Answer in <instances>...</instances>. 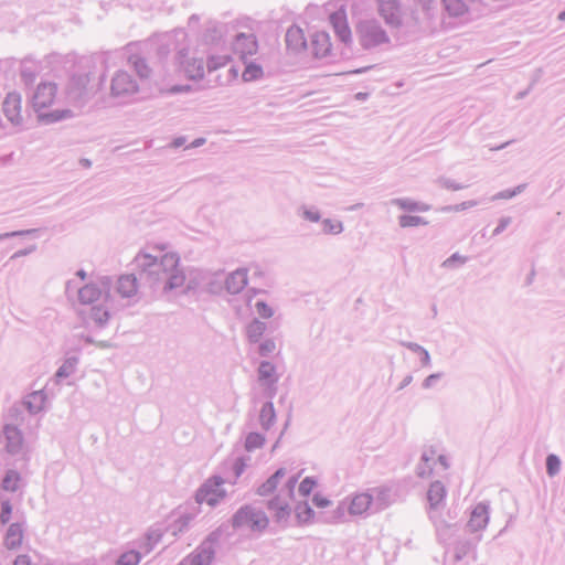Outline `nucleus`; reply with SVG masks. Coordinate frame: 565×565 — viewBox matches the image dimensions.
<instances>
[{"label": "nucleus", "mask_w": 565, "mask_h": 565, "mask_svg": "<svg viewBox=\"0 0 565 565\" xmlns=\"http://www.w3.org/2000/svg\"><path fill=\"white\" fill-rule=\"evenodd\" d=\"M21 482V477L15 471H9L3 481H2V489L6 491H17Z\"/></svg>", "instance_id": "c85d7f7f"}, {"label": "nucleus", "mask_w": 565, "mask_h": 565, "mask_svg": "<svg viewBox=\"0 0 565 565\" xmlns=\"http://www.w3.org/2000/svg\"><path fill=\"white\" fill-rule=\"evenodd\" d=\"M489 522V509L484 503H478L471 511L468 527L476 532L483 530Z\"/></svg>", "instance_id": "ddd939ff"}, {"label": "nucleus", "mask_w": 565, "mask_h": 565, "mask_svg": "<svg viewBox=\"0 0 565 565\" xmlns=\"http://www.w3.org/2000/svg\"><path fill=\"white\" fill-rule=\"evenodd\" d=\"M90 317L95 322L103 324L108 321L109 311L105 306H93Z\"/></svg>", "instance_id": "2f4dec72"}, {"label": "nucleus", "mask_w": 565, "mask_h": 565, "mask_svg": "<svg viewBox=\"0 0 565 565\" xmlns=\"http://www.w3.org/2000/svg\"><path fill=\"white\" fill-rule=\"evenodd\" d=\"M114 291L121 298H131L137 295L138 281L135 275H121L115 286Z\"/></svg>", "instance_id": "f8f14e48"}, {"label": "nucleus", "mask_w": 565, "mask_h": 565, "mask_svg": "<svg viewBox=\"0 0 565 565\" xmlns=\"http://www.w3.org/2000/svg\"><path fill=\"white\" fill-rule=\"evenodd\" d=\"M295 483H296V479H291V480H289V482H288V487H289V497H291V494H292V490H294Z\"/></svg>", "instance_id": "5fc2aeb1"}, {"label": "nucleus", "mask_w": 565, "mask_h": 565, "mask_svg": "<svg viewBox=\"0 0 565 565\" xmlns=\"http://www.w3.org/2000/svg\"><path fill=\"white\" fill-rule=\"evenodd\" d=\"M257 40L253 32H242L236 35L233 42L234 52L239 54L242 58L255 54L257 52Z\"/></svg>", "instance_id": "1a4fd4ad"}, {"label": "nucleus", "mask_w": 565, "mask_h": 565, "mask_svg": "<svg viewBox=\"0 0 565 565\" xmlns=\"http://www.w3.org/2000/svg\"><path fill=\"white\" fill-rule=\"evenodd\" d=\"M13 565H34V564L32 563V559L30 556L22 554L15 558Z\"/></svg>", "instance_id": "3c124183"}, {"label": "nucleus", "mask_w": 565, "mask_h": 565, "mask_svg": "<svg viewBox=\"0 0 565 565\" xmlns=\"http://www.w3.org/2000/svg\"><path fill=\"white\" fill-rule=\"evenodd\" d=\"M285 476H286V469L285 468L278 469L263 484L259 486L257 493L263 497L274 493L278 487V483Z\"/></svg>", "instance_id": "aec40b11"}, {"label": "nucleus", "mask_w": 565, "mask_h": 565, "mask_svg": "<svg viewBox=\"0 0 565 565\" xmlns=\"http://www.w3.org/2000/svg\"><path fill=\"white\" fill-rule=\"evenodd\" d=\"M266 324L259 320H253L247 327V335L250 341L256 342L265 333Z\"/></svg>", "instance_id": "bb28decb"}, {"label": "nucleus", "mask_w": 565, "mask_h": 565, "mask_svg": "<svg viewBox=\"0 0 565 565\" xmlns=\"http://www.w3.org/2000/svg\"><path fill=\"white\" fill-rule=\"evenodd\" d=\"M129 63L139 77L147 78L150 76L151 68L145 57L138 54H134L129 57Z\"/></svg>", "instance_id": "b1692460"}, {"label": "nucleus", "mask_w": 565, "mask_h": 565, "mask_svg": "<svg viewBox=\"0 0 565 565\" xmlns=\"http://www.w3.org/2000/svg\"><path fill=\"white\" fill-rule=\"evenodd\" d=\"M275 419V409L271 403H267L262 407L260 422L264 426H269Z\"/></svg>", "instance_id": "f704fd0d"}, {"label": "nucleus", "mask_w": 565, "mask_h": 565, "mask_svg": "<svg viewBox=\"0 0 565 565\" xmlns=\"http://www.w3.org/2000/svg\"><path fill=\"white\" fill-rule=\"evenodd\" d=\"M385 492H386V491H385L384 489H380V490H379V494H385Z\"/></svg>", "instance_id": "13d9d810"}, {"label": "nucleus", "mask_w": 565, "mask_h": 565, "mask_svg": "<svg viewBox=\"0 0 565 565\" xmlns=\"http://www.w3.org/2000/svg\"><path fill=\"white\" fill-rule=\"evenodd\" d=\"M260 381L273 382L275 379V366L269 362H263L258 370Z\"/></svg>", "instance_id": "72a5a7b5"}, {"label": "nucleus", "mask_w": 565, "mask_h": 565, "mask_svg": "<svg viewBox=\"0 0 565 565\" xmlns=\"http://www.w3.org/2000/svg\"><path fill=\"white\" fill-rule=\"evenodd\" d=\"M322 226L323 231L328 234H339L342 231V223L339 221L326 220Z\"/></svg>", "instance_id": "a19ab883"}, {"label": "nucleus", "mask_w": 565, "mask_h": 565, "mask_svg": "<svg viewBox=\"0 0 565 565\" xmlns=\"http://www.w3.org/2000/svg\"><path fill=\"white\" fill-rule=\"evenodd\" d=\"M276 522H285L291 513L289 501L280 495L273 498L267 504Z\"/></svg>", "instance_id": "2eb2a0df"}, {"label": "nucleus", "mask_w": 565, "mask_h": 565, "mask_svg": "<svg viewBox=\"0 0 565 565\" xmlns=\"http://www.w3.org/2000/svg\"><path fill=\"white\" fill-rule=\"evenodd\" d=\"M330 24L338 36V39L349 44L352 41V32L348 22V13L345 7L339 8L329 17Z\"/></svg>", "instance_id": "0eeeda50"}, {"label": "nucleus", "mask_w": 565, "mask_h": 565, "mask_svg": "<svg viewBox=\"0 0 565 565\" xmlns=\"http://www.w3.org/2000/svg\"><path fill=\"white\" fill-rule=\"evenodd\" d=\"M286 43L292 51H301L306 47V38L303 31L296 25L290 26L286 33Z\"/></svg>", "instance_id": "a211bd4d"}, {"label": "nucleus", "mask_w": 565, "mask_h": 565, "mask_svg": "<svg viewBox=\"0 0 565 565\" xmlns=\"http://www.w3.org/2000/svg\"><path fill=\"white\" fill-rule=\"evenodd\" d=\"M190 90V86H172L167 89H162L163 94H177V93H185Z\"/></svg>", "instance_id": "09e8293b"}, {"label": "nucleus", "mask_w": 565, "mask_h": 565, "mask_svg": "<svg viewBox=\"0 0 565 565\" xmlns=\"http://www.w3.org/2000/svg\"><path fill=\"white\" fill-rule=\"evenodd\" d=\"M275 348H276L275 342L271 341V340H268V341H265L259 347V352H260L262 355H266V354L270 353L271 351H274Z\"/></svg>", "instance_id": "de8ad7c7"}, {"label": "nucleus", "mask_w": 565, "mask_h": 565, "mask_svg": "<svg viewBox=\"0 0 565 565\" xmlns=\"http://www.w3.org/2000/svg\"><path fill=\"white\" fill-rule=\"evenodd\" d=\"M358 34L363 47L369 49L387 42L386 32L373 21H364L358 25Z\"/></svg>", "instance_id": "20e7f679"}, {"label": "nucleus", "mask_w": 565, "mask_h": 565, "mask_svg": "<svg viewBox=\"0 0 565 565\" xmlns=\"http://www.w3.org/2000/svg\"><path fill=\"white\" fill-rule=\"evenodd\" d=\"M109 298L108 294H104L100 288L94 284H88L78 290V299L84 305H94L99 300L107 301Z\"/></svg>", "instance_id": "dca6fc26"}, {"label": "nucleus", "mask_w": 565, "mask_h": 565, "mask_svg": "<svg viewBox=\"0 0 565 565\" xmlns=\"http://www.w3.org/2000/svg\"><path fill=\"white\" fill-rule=\"evenodd\" d=\"M32 401L36 404L35 409H40V408L42 407L43 403H44V396H43L41 393H39V392L33 393V394H31V395L29 396V399H28V402H26V405H28V407H29L31 411H33V409H32V407H31V403H32Z\"/></svg>", "instance_id": "c03bdc74"}, {"label": "nucleus", "mask_w": 565, "mask_h": 565, "mask_svg": "<svg viewBox=\"0 0 565 565\" xmlns=\"http://www.w3.org/2000/svg\"><path fill=\"white\" fill-rule=\"evenodd\" d=\"M264 75L263 68L260 65L255 63H249L246 65L242 77L244 82H253L262 78Z\"/></svg>", "instance_id": "393cba45"}, {"label": "nucleus", "mask_w": 565, "mask_h": 565, "mask_svg": "<svg viewBox=\"0 0 565 565\" xmlns=\"http://www.w3.org/2000/svg\"><path fill=\"white\" fill-rule=\"evenodd\" d=\"M377 11L386 24L393 26L401 25L402 10L397 0H379Z\"/></svg>", "instance_id": "6e6552de"}, {"label": "nucleus", "mask_w": 565, "mask_h": 565, "mask_svg": "<svg viewBox=\"0 0 565 565\" xmlns=\"http://www.w3.org/2000/svg\"><path fill=\"white\" fill-rule=\"evenodd\" d=\"M23 529L20 523H12L6 533L4 545L9 550H15L21 546L23 542Z\"/></svg>", "instance_id": "f3484780"}, {"label": "nucleus", "mask_w": 565, "mask_h": 565, "mask_svg": "<svg viewBox=\"0 0 565 565\" xmlns=\"http://www.w3.org/2000/svg\"><path fill=\"white\" fill-rule=\"evenodd\" d=\"M2 113L12 125H20L23 120L22 97L20 94L8 93L2 103Z\"/></svg>", "instance_id": "423d86ee"}, {"label": "nucleus", "mask_w": 565, "mask_h": 565, "mask_svg": "<svg viewBox=\"0 0 565 565\" xmlns=\"http://www.w3.org/2000/svg\"><path fill=\"white\" fill-rule=\"evenodd\" d=\"M558 19H559L561 21H565V11H563V12H561V13L558 14Z\"/></svg>", "instance_id": "4d7b16f0"}, {"label": "nucleus", "mask_w": 565, "mask_h": 565, "mask_svg": "<svg viewBox=\"0 0 565 565\" xmlns=\"http://www.w3.org/2000/svg\"><path fill=\"white\" fill-rule=\"evenodd\" d=\"M230 62L228 55H212L207 60V68L215 71L220 67L225 66Z\"/></svg>", "instance_id": "c9c22d12"}, {"label": "nucleus", "mask_w": 565, "mask_h": 565, "mask_svg": "<svg viewBox=\"0 0 565 565\" xmlns=\"http://www.w3.org/2000/svg\"><path fill=\"white\" fill-rule=\"evenodd\" d=\"M426 222L419 217L414 215H403L399 217V225L402 227H413V226H419L424 225Z\"/></svg>", "instance_id": "4c0bfd02"}, {"label": "nucleus", "mask_w": 565, "mask_h": 565, "mask_svg": "<svg viewBox=\"0 0 565 565\" xmlns=\"http://www.w3.org/2000/svg\"><path fill=\"white\" fill-rule=\"evenodd\" d=\"M423 460L426 463H434L436 460L440 462L444 468H448L446 456L439 454L435 448L430 447L423 452Z\"/></svg>", "instance_id": "cd10ccee"}, {"label": "nucleus", "mask_w": 565, "mask_h": 565, "mask_svg": "<svg viewBox=\"0 0 565 565\" xmlns=\"http://www.w3.org/2000/svg\"><path fill=\"white\" fill-rule=\"evenodd\" d=\"M317 487V481L312 477H306L299 484V493L308 497Z\"/></svg>", "instance_id": "e433bc0d"}, {"label": "nucleus", "mask_w": 565, "mask_h": 565, "mask_svg": "<svg viewBox=\"0 0 565 565\" xmlns=\"http://www.w3.org/2000/svg\"><path fill=\"white\" fill-rule=\"evenodd\" d=\"M135 264L138 269L147 270L156 265V258L150 254L140 253L135 257Z\"/></svg>", "instance_id": "7c9ffc66"}, {"label": "nucleus", "mask_w": 565, "mask_h": 565, "mask_svg": "<svg viewBox=\"0 0 565 565\" xmlns=\"http://www.w3.org/2000/svg\"><path fill=\"white\" fill-rule=\"evenodd\" d=\"M466 262V258L459 254H454L449 258H447L444 263V267H451L455 264H463Z\"/></svg>", "instance_id": "a18cd8bd"}, {"label": "nucleus", "mask_w": 565, "mask_h": 565, "mask_svg": "<svg viewBox=\"0 0 565 565\" xmlns=\"http://www.w3.org/2000/svg\"><path fill=\"white\" fill-rule=\"evenodd\" d=\"M256 310L257 313L264 319H269L274 316L273 308L264 301H258L256 303Z\"/></svg>", "instance_id": "79ce46f5"}, {"label": "nucleus", "mask_w": 565, "mask_h": 565, "mask_svg": "<svg viewBox=\"0 0 565 565\" xmlns=\"http://www.w3.org/2000/svg\"><path fill=\"white\" fill-rule=\"evenodd\" d=\"M141 561V555L137 551H128L119 556L116 565H138Z\"/></svg>", "instance_id": "c756f323"}, {"label": "nucleus", "mask_w": 565, "mask_h": 565, "mask_svg": "<svg viewBox=\"0 0 565 565\" xmlns=\"http://www.w3.org/2000/svg\"><path fill=\"white\" fill-rule=\"evenodd\" d=\"M111 93L116 96L134 94L138 90L135 79L126 72H118L111 81Z\"/></svg>", "instance_id": "9d476101"}, {"label": "nucleus", "mask_w": 565, "mask_h": 565, "mask_svg": "<svg viewBox=\"0 0 565 565\" xmlns=\"http://www.w3.org/2000/svg\"><path fill=\"white\" fill-rule=\"evenodd\" d=\"M156 274L164 282V290L180 288L185 282V275L180 268V258L174 253H167L161 257L160 267Z\"/></svg>", "instance_id": "7ed1b4c3"}, {"label": "nucleus", "mask_w": 565, "mask_h": 565, "mask_svg": "<svg viewBox=\"0 0 565 565\" xmlns=\"http://www.w3.org/2000/svg\"><path fill=\"white\" fill-rule=\"evenodd\" d=\"M265 439L262 435L257 433H252L246 438V448L248 450L260 447L264 444Z\"/></svg>", "instance_id": "58836bf2"}, {"label": "nucleus", "mask_w": 565, "mask_h": 565, "mask_svg": "<svg viewBox=\"0 0 565 565\" xmlns=\"http://www.w3.org/2000/svg\"><path fill=\"white\" fill-rule=\"evenodd\" d=\"M444 4L449 14L458 17L467 12L468 7L462 0H444Z\"/></svg>", "instance_id": "a878e982"}, {"label": "nucleus", "mask_w": 565, "mask_h": 565, "mask_svg": "<svg viewBox=\"0 0 565 565\" xmlns=\"http://www.w3.org/2000/svg\"><path fill=\"white\" fill-rule=\"evenodd\" d=\"M446 489L441 482L436 481L430 484L427 492V498L431 507H437L440 504L444 501Z\"/></svg>", "instance_id": "5701e85b"}, {"label": "nucleus", "mask_w": 565, "mask_h": 565, "mask_svg": "<svg viewBox=\"0 0 565 565\" xmlns=\"http://www.w3.org/2000/svg\"><path fill=\"white\" fill-rule=\"evenodd\" d=\"M12 514V507L9 501L2 502L0 521L2 524H6L10 521Z\"/></svg>", "instance_id": "37998d69"}, {"label": "nucleus", "mask_w": 565, "mask_h": 565, "mask_svg": "<svg viewBox=\"0 0 565 565\" xmlns=\"http://www.w3.org/2000/svg\"><path fill=\"white\" fill-rule=\"evenodd\" d=\"M397 204L402 209H405V210H416V209H420L423 211L428 210V206L418 207V204L416 202H411V201H406V200H399V201H397Z\"/></svg>", "instance_id": "49530a36"}, {"label": "nucleus", "mask_w": 565, "mask_h": 565, "mask_svg": "<svg viewBox=\"0 0 565 565\" xmlns=\"http://www.w3.org/2000/svg\"><path fill=\"white\" fill-rule=\"evenodd\" d=\"M372 497L367 493H359L351 500L349 511L352 514H362L366 512L371 505Z\"/></svg>", "instance_id": "412c9836"}, {"label": "nucleus", "mask_w": 565, "mask_h": 565, "mask_svg": "<svg viewBox=\"0 0 565 565\" xmlns=\"http://www.w3.org/2000/svg\"><path fill=\"white\" fill-rule=\"evenodd\" d=\"M57 85L51 82L40 83L32 97L31 106L41 121L57 122L72 117L70 109H51L57 98Z\"/></svg>", "instance_id": "f257e3e1"}, {"label": "nucleus", "mask_w": 565, "mask_h": 565, "mask_svg": "<svg viewBox=\"0 0 565 565\" xmlns=\"http://www.w3.org/2000/svg\"><path fill=\"white\" fill-rule=\"evenodd\" d=\"M561 467V461L555 455H550L546 459V468L550 476H555Z\"/></svg>", "instance_id": "ea45409f"}, {"label": "nucleus", "mask_w": 565, "mask_h": 565, "mask_svg": "<svg viewBox=\"0 0 565 565\" xmlns=\"http://www.w3.org/2000/svg\"><path fill=\"white\" fill-rule=\"evenodd\" d=\"M312 501L318 508H326L330 504V501L321 494H316Z\"/></svg>", "instance_id": "8fccbe9b"}, {"label": "nucleus", "mask_w": 565, "mask_h": 565, "mask_svg": "<svg viewBox=\"0 0 565 565\" xmlns=\"http://www.w3.org/2000/svg\"><path fill=\"white\" fill-rule=\"evenodd\" d=\"M223 483L224 481L221 478L207 480L198 491L196 501L200 504L215 505L225 497V491L222 488Z\"/></svg>", "instance_id": "39448f33"}, {"label": "nucleus", "mask_w": 565, "mask_h": 565, "mask_svg": "<svg viewBox=\"0 0 565 565\" xmlns=\"http://www.w3.org/2000/svg\"><path fill=\"white\" fill-rule=\"evenodd\" d=\"M332 43L326 31L316 32L311 39V51L317 57H324L331 52Z\"/></svg>", "instance_id": "4468645a"}, {"label": "nucleus", "mask_w": 565, "mask_h": 565, "mask_svg": "<svg viewBox=\"0 0 565 565\" xmlns=\"http://www.w3.org/2000/svg\"><path fill=\"white\" fill-rule=\"evenodd\" d=\"M247 285V271L245 269H237L232 273L225 282L226 289L231 294H237L242 291Z\"/></svg>", "instance_id": "6ab92c4d"}, {"label": "nucleus", "mask_w": 565, "mask_h": 565, "mask_svg": "<svg viewBox=\"0 0 565 565\" xmlns=\"http://www.w3.org/2000/svg\"><path fill=\"white\" fill-rule=\"evenodd\" d=\"M4 437L7 440V449L9 452H15L22 445L21 433L13 426H7L4 428Z\"/></svg>", "instance_id": "4be33fe9"}, {"label": "nucleus", "mask_w": 565, "mask_h": 565, "mask_svg": "<svg viewBox=\"0 0 565 565\" xmlns=\"http://www.w3.org/2000/svg\"><path fill=\"white\" fill-rule=\"evenodd\" d=\"M179 64L190 79H201L204 76L203 61L200 58H190L184 52L179 53Z\"/></svg>", "instance_id": "9b49d317"}, {"label": "nucleus", "mask_w": 565, "mask_h": 565, "mask_svg": "<svg viewBox=\"0 0 565 565\" xmlns=\"http://www.w3.org/2000/svg\"><path fill=\"white\" fill-rule=\"evenodd\" d=\"M73 366L74 364L72 362H66L64 365L60 367V370L57 371V375L67 376L72 372Z\"/></svg>", "instance_id": "603ef678"}, {"label": "nucleus", "mask_w": 565, "mask_h": 565, "mask_svg": "<svg viewBox=\"0 0 565 565\" xmlns=\"http://www.w3.org/2000/svg\"><path fill=\"white\" fill-rule=\"evenodd\" d=\"M296 516L300 523H307L313 518V511L308 503H301L296 509Z\"/></svg>", "instance_id": "473e14b6"}, {"label": "nucleus", "mask_w": 565, "mask_h": 565, "mask_svg": "<svg viewBox=\"0 0 565 565\" xmlns=\"http://www.w3.org/2000/svg\"><path fill=\"white\" fill-rule=\"evenodd\" d=\"M77 276L81 278V279H85L86 278V273L84 270H79L77 271Z\"/></svg>", "instance_id": "6e6d98bb"}, {"label": "nucleus", "mask_w": 565, "mask_h": 565, "mask_svg": "<svg viewBox=\"0 0 565 565\" xmlns=\"http://www.w3.org/2000/svg\"><path fill=\"white\" fill-rule=\"evenodd\" d=\"M232 526L248 534H262L269 526V518L260 508L245 504L233 514Z\"/></svg>", "instance_id": "f03ea898"}, {"label": "nucleus", "mask_w": 565, "mask_h": 565, "mask_svg": "<svg viewBox=\"0 0 565 565\" xmlns=\"http://www.w3.org/2000/svg\"><path fill=\"white\" fill-rule=\"evenodd\" d=\"M307 217L310 220V221H313V222H317L319 220V216L317 213H306Z\"/></svg>", "instance_id": "864d4df0"}]
</instances>
